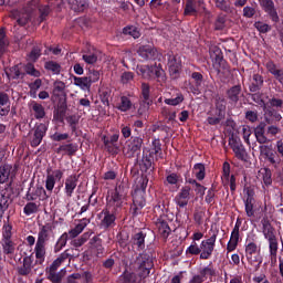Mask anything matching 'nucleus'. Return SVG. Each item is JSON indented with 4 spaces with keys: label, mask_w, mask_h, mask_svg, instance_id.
<instances>
[{
    "label": "nucleus",
    "mask_w": 283,
    "mask_h": 283,
    "mask_svg": "<svg viewBox=\"0 0 283 283\" xmlns=\"http://www.w3.org/2000/svg\"><path fill=\"white\" fill-rule=\"evenodd\" d=\"M134 272H124L119 276V283H145L154 269V258L149 253H140L134 262Z\"/></svg>",
    "instance_id": "obj_1"
},
{
    "label": "nucleus",
    "mask_w": 283,
    "mask_h": 283,
    "mask_svg": "<svg viewBox=\"0 0 283 283\" xmlns=\"http://www.w3.org/2000/svg\"><path fill=\"white\" fill-rule=\"evenodd\" d=\"M129 198V187L125 184H120L114 190L108 192L106 198V208L112 209V211L119 212L125 205H127V199Z\"/></svg>",
    "instance_id": "obj_2"
},
{
    "label": "nucleus",
    "mask_w": 283,
    "mask_h": 283,
    "mask_svg": "<svg viewBox=\"0 0 283 283\" xmlns=\"http://www.w3.org/2000/svg\"><path fill=\"white\" fill-rule=\"evenodd\" d=\"M149 185V179L147 177H142L139 180V187L135 188L133 192V205L130 206V213L133 218L140 216L143 213V208L146 205L145 191Z\"/></svg>",
    "instance_id": "obj_3"
},
{
    "label": "nucleus",
    "mask_w": 283,
    "mask_h": 283,
    "mask_svg": "<svg viewBox=\"0 0 283 283\" xmlns=\"http://www.w3.org/2000/svg\"><path fill=\"white\" fill-rule=\"evenodd\" d=\"M261 224L263 237L269 243L270 259L277 260V251L280 249V243L277 242V237L275 235V228L271 226V221H269L268 219H262Z\"/></svg>",
    "instance_id": "obj_4"
},
{
    "label": "nucleus",
    "mask_w": 283,
    "mask_h": 283,
    "mask_svg": "<svg viewBox=\"0 0 283 283\" xmlns=\"http://www.w3.org/2000/svg\"><path fill=\"white\" fill-rule=\"evenodd\" d=\"M245 260L251 264L262 263V245L255 239L248 237L244 244Z\"/></svg>",
    "instance_id": "obj_5"
},
{
    "label": "nucleus",
    "mask_w": 283,
    "mask_h": 283,
    "mask_svg": "<svg viewBox=\"0 0 283 283\" xmlns=\"http://www.w3.org/2000/svg\"><path fill=\"white\" fill-rule=\"evenodd\" d=\"M136 72L138 76L145 78L146 81H151V78H157L158 83H165L167 76L165 75V70L159 65H137Z\"/></svg>",
    "instance_id": "obj_6"
},
{
    "label": "nucleus",
    "mask_w": 283,
    "mask_h": 283,
    "mask_svg": "<svg viewBox=\"0 0 283 283\" xmlns=\"http://www.w3.org/2000/svg\"><path fill=\"white\" fill-rule=\"evenodd\" d=\"M220 233V230L218 229H210L209 231V238L206 240H202L200 243V260H209L211 255H213V251H216V242L218 240V234Z\"/></svg>",
    "instance_id": "obj_7"
},
{
    "label": "nucleus",
    "mask_w": 283,
    "mask_h": 283,
    "mask_svg": "<svg viewBox=\"0 0 283 283\" xmlns=\"http://www.w3.org/2000/svg\"><path fill=\"white\" fill-rule=\"evenodd\" d=\"M39 3H41V0L29 1L27 4L25 13L22 17L19 10L12 11V17L17 19L19 25H25L28 23V21L30 20V12H32V10H36V8H39Z\"/></svg>",
    "instance_id": "obj_8"
},
{
    "label": "nucleus",
    "mask_w": 283,
    "mask_h": 283,
    "mask_svg": "<svg viewBox=\"0 0 283 283\" xmlns=\"http://www.w3.org/2000/svg\"><path fill=\"white\" fill-rule=\"evenodd\" d=\"M116 213H118V211H114L109 208L103 209L98 213V218L101 220V222H99L101 228L102 229H109L111 227H115V224H116Z\"/></svg>",
    "instance_id": "obj_9"
},
{
    "label": "nucleus",
    "mask_w": 283,
    "mask_h": 283,
    "mask_svg": "<svg viewBox=\"0 0 283 283\" xmlns=\"http://www.w3.org/2000/svg\"><path fill=\"white\" fill-rule=\"evenodd\" d=\"M45 134H48V124H39L33 130V133H30L29 135L31 147H39V145L43 143Z\"/></svg>",
    "instance_id": "obj_10"
},
{
    "label": "nucleus",
    "mask_w": 283,
    "mask_h": 283,
    "mask_svg": "<svg viewBox=\"0 0 283 283\" xmlns=\"http://www.w3.org/2000/svg\"><path fill=\"white\" fill-rule=\"evenodd\" d=\"M143 147V138L134 137L130 142L126 144L123 148V154L127 158H134L136 154H140Z\"/></svg>",
    "instance_id": "obj_11"
},
{
    "label": "nucleus",
    "mask_w": 283,
    "mask_h": 283,
    "mask_svg": "<svg viewBox=\"0 0 283 283\" xmlns=\"http://www.w3.org/2000/svg\"><path fill=\"white\" fill-rule=\"evenodd\" d=\"M242 226V221L237 219L234 228L231 232L230 240L227 243V253H233L235 249H238V244L240 243V227Z\"/></svg>",
    "instance_id": "obj_12"
},
{
    "label": "nucleus",
    "mask_w": 283,
    "mask_h": 283,
    "mask_svg": "<svg viewBox=\"0 0 283 283\" xmlns=\"http://www.w3.org/2000/svg\"><path fill=\"white\" fill-rule=\"evenodd\" d=\"M17 176V168L12 165L4 164L0 166V185H6V182H12Z\"/></svg>",
    "instance_id": "obj_13"
},
{
    "label": "nucleus",
    "mask_w": 283,
    "mask_h": 283,
    "mask_svg": "<svg viewBox=\"0 0 283 283\" xmlns=\"http://www.w3.org/2000/svg\"><path fill=\"white\" fill-rule=\"evenodd\" d=\"M137 53L144 61H156L159 56L158 50L151 45L139 46Z\"/></svg>",
    "instance_id": "obj_14"
},
{
    "label": "nucleus",
    "mask_w": 283,
    "mask_h": 283,
    "mask_svg": "<svg viewBox=\"0 0 283 283\" xmlns=\"http://www.w3.org/2000/svg\"><path fill=\"white\" fill-rule=\"evenodd\" d=\"M190 196H191V187L189 186L182 187L179 193L175 198L176 205L181 209L187 207V205H189Z\"/></svg>",
    "instance_id": "obj_15"
},
{
    "label": "nucleus",
    "mask_w": 283,
    "mask_h": 283,
    "mask_svg": "<svg viewBox=\"0 0 283 283\" xmlns=\"http://www.w3.org/2000/svg\"><path fill=\"white\" fill-rule=\"evenodd\" d=\"M259 3L264 12L269 13L272 21H274L275 23L280 21V17H277V11L275 10V3L273 2V0H259Z\"/></svg>",
    "instance_id": "obj_16"
},
{
    "label": "nucleus",
    "mask_w": 283,
    "mask_h": 283,
    "mask_svg": "<svg viewBox=\"0 0 283 283\" xmlns=\"http://www.w3.org/2000/svg\"><path fill=\"white\" fill-rule=\"evenodd\" d=\"M254 192L252 190H247V196L245 199L243 200L244 202V208H245V213L248 218H253L255 216V198L253 197Z\"/></svg>",
    "instance_id": "obj_17"
},
{
    "label": "nucleus",
    "mask_w": 283,
    "mask_h": 283,
    "mask_svg": "<svg viewBox=\"0 0 283 283\" xmlns=\"http://www.w3.org/2000/svg\"><path fill=\"white\" fill-rule=\"evenodd\" d=\"M231 149L234 153L235 158L239 160H243V163H247V159L249 158V154L247 153V148H244V145L240 142H230Z\"/></svg>",
    "instance_id": "obj_18"
},
{
    "label": "nucleus",
    "mask_w": 283,
    "mask_h": 283,
    "mask_svg": "<svg viewBox=\"0 0 283 283\" xmlns=\"http://www.w3.org/2000/svg\"><path fill=\"white\" fill-rule=\"evenodd\" d=\"M38 198L39 200H48V198H50V195H48V191H45V188L42 186L35 187L33 192H27V200L29 202H34Z\"/></svg>",
    "instance_id": "obj_19"
},
{
    "label": "nucleus",
    "mask_w": 283,
    "mask_h": 283,
    "mask_svg": "<svg viewBox=\"0 0 283 283\" xmlns=\"http://www.w3.org/2000/svg\"><path fill=\"white\" fill-rule=\"evenodd\" d=\"M64 193L66 198H72L74 196V190L78 185V177L76 175H71L65 179Z\"/></svg>",
    "instance_id": "obj_20"
},
{
    "label": "nucleus",
    "mask_w": 283,
    "mask_h": 283,
    "mask_svg": "<svg viewBox=\"0 0 283 283\" xmlns=\"http://www.w3.org/2000/svg\"><path fill=\"white\" fill-rule=\"evenodd\" d=\"M78 151V144H62L59 148L55 149V154L61 156H74Z\"/></svg>",
    "instance_id": "obj_21"
},
{
    "label": "nucleus",
    "mask_w": 283,
    "mask_h": 283,
    "mask_svg": "<svg viewBox=\"0 0 283 283\" xmlns=\"http://www.w3.org/2000/svg\"><path fill=\"white\" fill-rule=\"evenodd\" d=\"M63 178V172L61 170H54L53 175H48L45 179V189L46 191H54V187L56 185V180H61Z\"/></svg>",
    "instance_id": "obj_22"
},
{
    "label": "nucleus",
    "mask_w": 283,
    "mask_h": 283,
    "mask_svg": "<svg viewBox=\"0 0 283 283\" xmlns=\"http://www.w3.org/2000/svg\"><path fill=\"white\" fill-rule=\"evenodd\" d=\"M180 175L172 172L167 175L166 180L164 181L165 187H168L170 191H178L180 189Z\"/></svg>",
    "instance_id": "obj_23"
},
{
    "label": "nucleus",
    "mask_w": 283,
    "mask_h": 283,
    "mask_svg": "<svg viewBox=\"0 0 283 283\" xmlns=\"http://www.w3.org/2000/svg\"><path fill=\"white\" fill-rule=\"evenodd\" d=\"M34 269V256L29 255L23 258V264L19 268L18 273L20 275H30Z\"/></svg>",
    "instance_id": "obj_24"
},
{
    "label": "nucleus",
    "mask_w": 283,
    "mask_h": 283,
    "mask_svg": "<svg viewBox=\"0 0 283 283\" xmlns=\"http://www.w3.org/2000/svg\"><path fill=\"white\" fill-rule=\"evenodd\" d=\"M54 227H52L51 223H46L40 228V231L38 233V240L36 242H40L41 244H45L48 240H50V234L52 233Z\"/></svg>",
    "instance_id": "obj_25"
},
{
    "label": "nucleus",
    "mask_w": 283,
    "mask_h": 283,
    "mask_svg": "<svg viewBox=\"0 0 283 283\" xmlns=\"http://www.w3.org/2000/svg\"><path fill=\"white\" fill-rule=\"evenodd\" d=\"M87 224H90V219L84 218V219L80 220V222L75 226V228H73L72 230L69 231V233H67L69 238L71 240L74 238H78V235H81V233H83V231H85V227H87Z\"/></svg>",
    "instance_id": "obj_26"
},
{
    "label": "nucleus",
    "mask_w": 283,
    "mask_h": 283,
    "mask_svg": "<svg viewBox=\"0 0 283 283\" xmlns=\"http://www.w3.org/2000/svg\"><path fill=\"white\" fill-rule=\"evenodd\" d=\"M182 63L180 62V57L168 53V70L170 74H178L180 72Z\"/></svg>",
    "instance_id": "obj_27"
},
{
    "label": "nucleus",
    "mask_w": 283,
    "mask_h": 283,
    "mask_svg": "<svg viewBox=\"0 0 283 283\" xmlns=\"http://www.w3.org/2000/svg\"><path fill=\"white\" fill-rule=\"evenodd\" d=\"M210 59L213 63V65H216L217 67L222 65V63L224 62V56L222 54V50H220V48L212 45L210 48Z\"/></svg>",
    "instance_id": "obj_28"
},
{
    "label": "nucleus",
    "mask_w": 283,
    "mask_h": 283,
    "mask_svg": "<svg viewBox=\"0 0 283 283\" xmlns=\"http://www.w3.org/2000/svg\"><path fill=\"white\" fill-rule=\"evenodd\" d=\"M10 114V97L6 93H0V116Z\"/></svg>",
    "instance_id": "obj_29"
},
{
    "label": "nucleus",
    "mask_w": 283,
    "mask_h": 283,
    "mask_svg": "<svg viewBox=\"0 0 283 283\" xmlns=\"http://www.w3.org/2000/svg\"><path fill=\"white\" fill-rule=\"evenodd\" d=\"M242 94V86L234 85L227 91V96L230 103H238L240 101V95Z\"/></svg>",
    "instance_id": "obj_30"
},
{
    "label": "nucleus",
    "mask_w": 283,
    "mask_h": 283,
    "mask_svg": "<svg viewBox=\"0 0 283 283\" xmlns=\"http://www.w3.org/2000/svg\"><path fill=\"white\" fill-rule=\"evenodd\" d=\"M34 253L36 258V263L43 264V262H45V243H40L39 241H36Z\"/></svg>",
    "instance_id": "obj_31"
},
{
    "label": "nucleus",
    "mask_w": 283,
    "mask_h": 283,
    "mask_svg": "<svg viewBox=\"0 0 283 283\" xmlns=\"http://www.w3.org/2000/svg\"><path fill=\"white\" fill-rule=\"evenodd\" d=\"M52 95L54 98H61V96H65V82L56 80L53 83Z\"/></svg>",
    "instance_id": "obj_32"
},
{
    "label": "nucleus",
    "mask_w": 283,
    "mask_h": 283,
    "mask_svg": "<svg viewBox=\"0 0 283 283\" xmlns=\"http://www.w3.org/2000/svg\"><path fill=\"white\" fill-rule=\"evenodd\" d=\"M145 238H146V234L143 232H138L134 234L132 242H133V247L137 249V251H143V249H145Z\"/></svg>",
    "instance_id": "obj_33"
},
{
    "label": "nucleus",
    "mask_w": 283,
    "mask_h": 283,
    "mask_svg": "<svg viewBox=\"0 0 283 283\" xmlns=\"http://www.w3.org/2000/svg\"><path fill=\"white\" fill-rule=\"evenodd\" d=\"M134 107V104L132 103V99L127 96H122L119 98V102L116 104V109L119 112H129Z\"/></svg>",
    "instance_id": "obj_34"
},
{
    "label": "nucleus",
    "mask_w": 283,
    "mask_h": 283,
    "mask_svg": "<svg viewBox=\"0 0 283 283\" xmlns=\"http://www.w3.org/2000/svg\"><path fill=\"white\" fill-rule=\"evenodd\" d=\"M254 136L256 138V142L260 143V145H266V143H270L266 135H264V124H260L254 129Z\"/></svg>",
    "instance_id": "obj_35"
},
{
    "label": "nucleus",
    "mask_w": 283,
    "mask_h": 283,
    "mask_svg": "<svg viewBox=\"0 0 283 283\" xmlns=\"http://www.w3.org/2000/svg\"><path fill=\"white\" fill-rule=\"evenodd\" d=\"M262 85H264V77L260 74H254L250 84V92H260Z\"/></svg>",
    "instance_id": "obj_36"
},
{
    "label": "nucleus",
    "mask_w": 283,
    "mask_h": 283,
    "mask_svg": "<svg viewBox=\"0 0 283 283\" xmlns=\"http://www.w3.org/2000/svg\"><path fill=\"white\" fill-rule=\"evenodd\" d=\"M103 143L106 151L112 154V156H117V154L120 151V146L118 144L111 143L109 138L106 136L103 137Z\"/></svg>",
    "instance_id": "obj_37"
},
{
    "label": "nucleus",
    "mask_w": 283,
    "mask_h": 283,
    "mask_svg": "<svg viewBox=\"0 0 283 283\" xmlns=\"http://www.w3.org/2000/svg\"><path fill=\"white\" fill-rule=\"evenodd\" d=\"M74 85H76V87H80V90H83V92H90V90H92V84L90 82V80L86 78V76L84 77H74Z\"/></svg>",
    "instance_id": "obj_38"
},
{
    "label": "nucleus",
    "mask_w": 283,
    "mask_h": 283,
    "mask_svg": "<svg viewBox=\"0 0 283 283\" xmlns=\"http://www.w3.org/2000/svg\"><path fill=\"white\" fill-rule=\"evenodd\" d=\"M90 244L94 251L97 253V258H101L103 253L105 252V248H103V240L98 237H93L90 241Z\"/></svg>",
    "instance_id": "obj_39"
},
{
    "label": "nucleus",
    "mask_w": 283,
    "mask_h": 283,
    "mask_svg": "<svg viewBox=\"0 0 283 283\" xmlns=\"http://www.w3.org/2000/svg\"><path fill=\"white\" fill-rule=\"evenodd\" d=\"M156 227L161 238H169V233H171V228H169V223H167L166 221L159 220L156 223Z\"/></svg>",
    "instance_id": "obj_40"
},
{
    "label": "nucleus",
    "mask_w": 283,
    "mask_h": 283,
    "mask_svg": "<svg viewBox=\"0 0 283 283\" xmlns=\"http://www.w3.org/2000/svg\"><path fill=\"white\" fill-rule=\"evenodd\" d=\"M199 275L200 277H202L203 282L209 277L210 282H212V277H214L216 275V269H213V266L208 265L206 268H202L199 271Z\"/></svg>",
    "instance_id": "obj_41"
},
{
    "label": "nucleus",
    "mask_w": 283,
    "mask_h": 283,
    "mask_svg": "<svg viewBox=\"0 0 283 283\" xmlns=\"http://www.w3.org/2000/svg\"><path fill=\"white\" fill-rule=\"evenodd\" d=\"M32 111L34 113V118H36V120H41L42 118H45V108L43 107V105L36 102H33Z\"/></svg>",
    "instance_id": "obj_42"
},
{
    "label": "nucleus",
    "mask_w": 283,
    "mask_h": 283,
    "mask_svg": "<svg viewBox=\"0 0 283 283\" xmlns=\"http://www.w3.org/2000/svg\"><path fill=\"white\" fill-rule=\"evenodd\" d=\"M74 249H67L65 250L59 258V262L63 264L65 260H69V262H72L73 258H78V254L74 253Z\"/></svg>",
    "instance_id": "obj_43"
},
{
    "label": "nucleus",
    "mask_w": 283,
    "mask_h": 283,
    "mask_svg": "<svg viewBox=\"0 0 283 283\" xmlns=\"http://www.w3.org/2000/svg\"><path fill=\"white\" fill-rule=\"evenodd\" d=\"M69 3L71 6V10H74V12H83V10H85V6H87L85 0H69Z\"/></svg>",
    "instance_id": "obj_44"
},
{
    "label": "nucleus",
    "mask_w": 283,
    "mask_h": 283,
    "mask_svg": "<svg viewBox=\"0 0 283 283\" xmlns=\"http://www.w3.org/2000/svg\"><path fill=\"white\" fill-rule=\"evenodd\" d=\"M45 70H48V72H52V74L59 75L61 74V64H59L57 62L54 61H49L45 62L44 64Z\"/></svg>",
    "instance_id": "obj_45"
},
{
    "label": "nucleus",
    "mask_w": 283,
    "mask_h": 283,
    "mask_svg": "<svg viewBox=\"0 0 283 283\" xmlns=\"http://www.w3.org/2000/svg\"><path fill=\"white\" fill-rule=\"evenodd\" d=\"M214 114H218L220 117L224 118L227 115V102L224 99L217 101Z\"/></svg>",
    "instance_id": "obj_46"
},
{
    "label": "nucleus",
    "mask_w": 283,
    "mask_h": 283,
    "mask_svg": "<svg viewBox=\"0 0 283 283\" xmlns=\"http://www.w3.org/2000/svg\"><path fill=\"white\" fill-rule=\"evenodd\" d=\"M92 237V233L85 232L80 238L72 241V247H75V249H78L80 247H83L87 240Z\"/></svg>",
    "instance_id": "obj_47"
},
{
    "label": "nucleus",
    "mask_w": 283,
    "mask_h": 283,
    "mask_svg": "<svg viewBox=\"0 0 283 283\" xmlns=\"http://www.w3.org/2000/svg\"><path fill=\"white\" fill-rule=\"evenodd\" d=\"M184 101H185V95L178 92L175 98H166L164 103L166 105H171L172 107H176L177 105H180V103H182Z\"/></svg>",
    "instance_id": "obj_48"
},
{
    "label": "nucleus",
    "mask_w": 283,
    "mask_h": 283,
    "mask_svg": "<svg viewBox=\"0 0 283 283\" xmlns=\"http://www.w3.org/2000/svg\"><path fill=\"white\" fill-rule=\"evenodd\" d=\"M1 244L3 249V253H6L7 255L14 253V243L12 242L11 239H2Z\"/></svg>",
    "instance_id": "obj_49"
},
{
    "label": "nucleus",
    "mask_w": 283,
    "mask_h": 283,
    "mask_svg": "<svg viewBox=\"0 0 283 283\" xmlns=\"http://www.w3.org/2000/svg\"><path fill=\"white\" fill-rule=\"evenodd\" d=\"M23 213L27 216H32L39 213V205L36 202H28L23 208Z\"/></svg>",
    "instance_id": "obj_50"
},
{
    "label": "nucleus",
    "mask_w": 283,
    "mask_h": 283,
    "mask_svg": "<svg viewBox=\"0 0 283 283\" xmlns=\"http://www.w3.org/2000/svg\"><path fill=\"white\" fill-rule=\"evenodd\" d=\"M10 207V195H3L0 199V218L8 211V208Z\"/></svg>",
    "instance_id": "obj_51"
},
{
    "label": "nucleus",
    "mask_w": 283,
    "mask_h": 283,
    "mask_svg": "<svg viewBox=\"0 0 283 283\" xmlns=\"http://www.w3.org/2000/svg\"><path fill=\"white\" fill-rule=\"evenodd\" d=\"M201 251L200 245L196 241H192L186 249V255H200Z\"/></svg>",
    "instance_id": "obj_52"
},
{
    "label": "nucleus",
    "mask_w": 283,
    "mask_h": 283,
    "mask_svg": "<svg viewBox=\"0 0 283 283\" xmlns=\"http://www.w3.org/2000/svg\"><path fill=\"white\" fill-rule=\"evenodd\" d=\"M67 240H70L67 232H64L59 239L55 244V252L59 253L66 244Z\"/></svg>",
    "instance_id": "obj_53"
},
{
    "label": "nucleus",
    "mask_w": 283,
    "mask_h": 283,
    "mask_svg": "<svg viewBox=\"0 0 283 283\" xmlns=\"http://www.w3.org/2000/svg\"><path fill=\"white\" fill-rule=\"evenodd\" d=\"M268 163H270V165L272 167H274L276 170L280 169V166L282 165V159L277 156L276 153H273L272 155H270L266 158Z\"/></svg>",
    "instance_id": "obj_54"
},
{
    "label": "nucleus",
    "mask_w": 283,
    "mask_h": 283,
    "mask_svg": "<svg viewBox=\"0 0 283 283\" xmlns=\"http://www.w3.org/2000/svg\"><path fill=\"white\" fill-rule=\"evenodd\" d=\"M197 12L198 10L196 9V3L193 2V0H187L184 14L186 17H189L191 14H197Z\"/></svg>",
    "instance_id": "obj_55"
},
{
    "label": "nucleus",
    "mask_w": 283,
    "mask_h": 283,
    "mask_svg": "<svg viewBox=\"0 0 283 283\" xmlns=\"http://www.w3.org/2000/svg\"><path fill=\"white\" fill-rule=\"evenodd\" d=\"M259 151L261 154V156H263L265 159H268L270 156H272L273 154H275L273 151V146H269V145H261L259 146Z\"/></svg>",
    "instance_id": "obj_56"
},
{
    "label": "nucleus",
    "mask_w": 283,
    "mask_h": 283,
    "mask_svg": "<svg viewBox=\"0 0 283 283\" xmlns=\"http://www.w3.org/2000/svg\"><path fill=\"white\" fill-rule=\"evenodd\" d=\"M193 171L196 175L197 180H205V165L203 164H196L193 167Z\"/></svg>",
    "instance_id": "obj_57"
},
{
    "label": "nucleus",
    "mask_w": 283,
    "mask_h": 283,
    "mask_svg": "<svg viewBox=\"0 0 283 283\" xmlns=\"http://www.w3.org/2000/svg\"><path fill=\"white\" fill-rule=\"evenodd\" d=\"M242 138L244 140V143H247V145H251V135L253 134V132L251 130V126L244 125L242 126Z\"/></svg>",
    "instance_id": "obj_58"
},
{
    "label": "nucleus",
    "mask_w": 283,
    "mask_h": 283,
    "mask_svg": "<svg viewBox=\"0 0 283 283\" xmlns=\"http://www.w3.org/2000/svg\"><path fill=\"white\" fill-rule=\"evenodd\" d=\"M86 78L88 82H91V85L94 83H98V81H101V72L96 70H90Z\"/></svg>",
    "instance_id": "obj_59"
},
{
    "label": "nucleus",
    "mask_w": 283,
    "mask_h": 283,
    "mask_svg": "<svg viewBox=\"0 0 283 283\" xmlns=\"http://www.w3.org/2000/svg\"><path fill=\"white\" fill-rule=\"evenodd\" d=\"M123 34H128V36H133V39H138L140 36V32L136 27H125L123 29Z\"/></svg>",
    "instance_id": "obj_60"
},
{
    "label": "nucleus",
    "mask_w": 283,
    "mask_h": 283,
    "mask_svg": "<svg viewBox=\"0 0 283 283\" xmlns=\"http://www.w3.org/2000/svg\"><path fill=\"white\" fill-rule=\"evenodd\" d=\"M8 78H23V73L19 69V65H15L10 69V73H7Z\"/></svg>",
    "instance_id": "obj_61"
},
{
    "label": "nucleus",
    "mask_w": 283,
    "mask_h": 283,
    "mask_svg": "<svg viewBox=\"0 0 283 283\" xmlns=\"http://www.w3.org/2000/svg\"><path fill=\"white\" fill-rule=\"evenodd\" d=\"M160 139L153 140V148L150 149V156H156V160H158V154H160Z\"/></svg>",
    "instance_id": "obj_62"
},
{
    "label": "nucleus",
    "mask_w": 283,
    "mask_h": 283,
    "mask_svg": "<svg viewBox=\"0 0 283 283\" xmlns=\"http://www.w3.org/2000/svg\"><path fill=\"white\" fill-rule=\"evenodd\" d=\"M70 138V134L67 133H54L51 135V140H54L55 143H61V140H67Z\"/></svg>",
    "instance_id": "obj_63"
},
{
    "label": "nucleus",
    "mask_w": 283,
    "mask_h": 283,
    "mask_svg": "<svg viewBox=\"0 0 283 283\" xmlns=\"http://www.w3.org/2000/svg\"><path fill=\"white\" fill-rule=\"evenodd\" d=\"M252 283H270L265 274H256L252 277Z\"/></svg>",
    "instance_id": "obj_64"
}]
</instances>
